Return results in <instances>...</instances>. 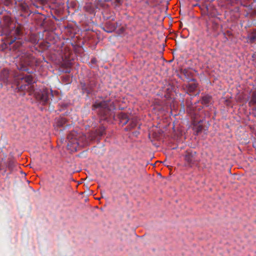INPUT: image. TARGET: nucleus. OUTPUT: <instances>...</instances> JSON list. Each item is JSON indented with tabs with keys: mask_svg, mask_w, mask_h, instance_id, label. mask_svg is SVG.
Here are the masks:
<instances>
[{
	"mask_svg": "<svg viewBox=\"0 0 256 256\" xmlns=\"http://www.w3.org/2000/svg\"><path fill=\"white\" fill-rule=\"evenodd\" d=\"M0 80L6 84L14 83L20 90H27L30 92H34L33 78L30 75L19 76L13 78L10 77L9 70L4 68L0 72Z\"/></svg>",
	"mask_w": 256,
	"mask_h": 256,
	"instance_id": "nucleus-1",
	"label": "nucleus"
},
{
	"mask_svg": "<svg viewBox=\"0 0 256 256\" xmlns=\"http://www.w3.org/2000/svg\"><path fill=\"white\" fill-rule=\"evenodd\" d=\"M94 108H98L99 114L106 118L111 114V110L114 108L113 102L110 100H104L100 102H96L92 106Z\"/></svg>",
	"mask_w": 256,
	"mask_h": 256,
	"instance_id": "nucleus-4",
	"label": "nucleus"
},
{
	"mask_svg": "<svg viewBox=\"0 0 256 256\" xmlns=\"http://www.w3.org/2000/svg\"><path fill=\"white\" fill-rule=\"evenodd\" d=\"M184 160L187 165L192 166L198 161L196 152H186L184 156Z\"/></svg>",
	"mask_w": 256,
	"mask_h": 256,
	"instance_id": "nucleus-7",
	"label": "nucleus"
},
{
	"mask_svg": "<svg viewBox=\"0 0 256 256\" xmlns=\"http://www.w3.org/2000/svg\"><path fill=\"white\" fill-rule=\"evenodd\" d=\"M248 106L252 107V110H256V90L250 92V100Z\"/></svg>",
	"mask_w": 256,
	"mask_h": 256,
	"instance_id": "nucleus-9",
	"label": "nucleus"
},
{
	"mask_svg": "<svg viewBox=\"0 0 256 256\" xmlns=\"http://www.w3.org/2000/svg\"><path fill=\"white\" fill-rule=\"evenodd\" d=\"M202 126H198L196 128V132L198 133L199 132H201L202 130Z\"/></svg>",
	"mask_w": 256,
	"mask_h": 256,
	"instance_id": "nucleus-18",
	"label": "nucleus"
},
{
	"mask_svg": "<svg viewBox=\"0 0 256 256\" xmlns=\"http://www.w3.org/2000/svg\"><path fill=\"white\" fill-rule=\"evenodd\" d=\"M68 149L71 151H76L78 146H82L87 144L90 141V134L88 136L82 134H78L76 132H72L68 136Z\"/></svg>",
	"mask_w": 256,
	"mask_h": 256,
	"instance_id": "nucleus-3",
	"label": "nucleus"
},
{
	"mask_svg": "<svg viewBox=\"0 0 256 256\" xmlns=\"http://www.w3.org/2000/svg\"><path fill=\"white\" fill-rule=\"evenodd\" d=\"M120 122L122 126L126 124L130 120L128 115L125 113L120 112L118 114Z\"/></svg>",
	"mask_w": 256,
	"mask_h": 256,
	"instance_id": "nucleus-11",
	"label": "nucleus"
},
{
	"mask_svg": "<svg viewBox=\"0 0 256 256\" xmlns=\"http://www.w3.org/2000/svg\"><path fill=\"white\" fill-rule=\"evenodd\" d=\"M66 120L64 118H58L56 120V126L58 127H62L64 126V124H66Z\"/></svg>",
	"mask_w": 256,
	"mask_h": 256,
	"instance_id": "nucleus-17",
	"label": "nucleus"
},
{
	"mask_svg": "<svg viewBox=\"0 0 256 256\" xmlns=\"http://www.w3.org/2000/svg\"><path fill=\"white\" fill-rule=\"evenodd\" d=\"M2 169L1 168V164H0V170Z\"/></svg>",
	"mask_w": 256,
	"mask_h": 256,
	"instance_id": "nucleus-23",
	"label": "nucleus"
},
{
	"mask_svg": "<svg viewBox=\"0 0 256 256\" xmlns=\"http://www.w3.org/2000/svg\"><path fill=\"white\" fill-rule=\"evenodd\" d=\"M116 28V26L115 24L108 22L106 24L103 29L105 32L110 33L114 32Z\"/></svg>",
	"mask_w": 256,
	"mask_h": 256,
	"instance_id": "nucleus-10",
	"label": "nucleus"
},
{
	"mask_svg": "<svg viewBox=\"0 0 256 256\" xmlns=\"http://www.w3.org/2000/svg\"><path fill=\"white\" fill-rule=\"evenodd\" d=\"M92 62H94V60H92Z\"/></svg>",
	"mask_w": 256,
	"mask_h": 256,
	"instance_id": "nucleus-22",
	"label": "nucleus"
},
{
	"mask_svg": "<svg viewBox=\"0 0 256 256\" xmlns=\"http://www.w3.org/2000/svg\"><path fill=\"white\" fill-rule=\"evenodd\" d=\"M248 39L250 43H254L256 42V30H252L248 34Z\"/></svg>",
	"mask_w": 256,
	"mask_h": 256,
	"instance_id": "nucleus-16",
	"label": "nucleus"
},
{
	"mask_svg": "<svg viewBox=\"0 0 256 256\" xmlns=\"http://www.w3.org/2000/svg\"><path fill=\"white\" fill-rule=\"evenodd\" d=\"M105 133V128L102 126L100 128L90 133V140H94L98 137L102 136Z\"/></svg>",
	"mask_w": 256,
	"mask_h": 256,
	"instance_id": "nucleus-8",
	"label": "nucleus"
},
{
	"mask_svg": "<svg viewBox=\"0 0 256 256\" xmlns=\"http://www.w3.org/2000/svg\"><path fill=\"white\" fill-rule=\"evenodd\" d=\"M212 98L209 95H206L202 98L201 103L206 106H208V104L211 102Z\"/></svg>",
	"mask_w": 256,
	"mask_h": 256,
	"instance_id": "nucleus-14",
	"label": "nucleus"
},
{
	"mask_svg": "<svg viewBox=\"0 0 256 256\" xmlns=\"http://www.w3.org/2000/svg\"><path fill=\"white\" fill-rule=\"evenodd\" d=\"M81 86L82 90L88 94H90L94 88V86L92 84H86L84 83H81Z\"/></svg>",
	"mask_w": 256,
	"mask_h": 256,
	"instance_id": "nucleus-13",
	"label": "nucleus"
},
{
	"mask_svg": "<svg viewBox=\"0 0 256 256\" xmlns=\"http://www.w3.org/2000/svg\"><path fill=\"white\" fill-rule=\"evenodd\" d=\"M29 56H30V54L28 53L24 52L22 54L19 58L18 64L16 66L18 69L21 71L28 70L27 66L30 64Z\"/></svg>",
	"mask_w": 256,
	"mask_h": 256,
	"instance_id": "nucleus-5",
	"label": "nucleus"
},
{
	"mask_svg": "<svg viewBox=\"0 0 256 256\" xmlns=\"http://www.w3.org/2000/svg\"><path fill=\"white\" fill-rule=\"evenodd\" d=\"M23 36L22 32L19 26L10 27L6 34V39L2 44V49L8 48L14 50H16L22 44V41L20 40Z\"/></svg>",
	"mask_w": 256,
	"mask_h": 256,
	"instance_id": "nucleus-2",
	"label": "nucleus"
},
{
	"mask_svg": "<svg viewBox=\"0 0 256 256\" xmlns=\"http://www.w3.org/2000/svg\"><path fill=\"white\" fill-rule=\"evenodd\" d=\"M255 56H256V54Z\"/></svg>",
	"mask_w": 256,
	"mask_h": 256,
	"instance_id": "nucleus-24",
	"label": "nucleus"
},
{
	"mask_svg": "<svg viewBox=\"0 0 256 256\" xmlns=\"http://www.w3.org/2000/svg\"><path fill=\"white\" fill-rule=\"evenodd\" d=\"M86 10L88 12H89L90 13L92 12V10H91L90 8H88V6H86Z\"/></svg>",
	"mask_w": 256,
	"mask_h": 256,
	"instance_id": "nucleus-20",
	"label": "nucleus"
},
{
	"mask_svg": "<svg viewBox=\"0 0 256 256\" xmlns=\"http://www.w3.org/2000/svg\"><path fill=\"white\" fill-rule=\"evenodd\" d=\"M134 134L135 136H137V135H138V132H134Z\"/></svg>",
	"mask_w": 256,
	"mask_h": 256,
	"instance_id": "nucleus-21",
	"label": "nucleus"
},
{
	"mask_svg": "<svg viewBox=\"0 0 256 256\" xmlns=\"http://www.w3.org/2000/svg\"><path fill=\"white\" fill-rule=\"evenodd\" d=\"M130 124L125 128V130L127 131L130 130L134 127H136L138 123V118L136 117H133L132 118H130Z\"/></svg>",
	"mask_w": 256,
	"mask_h": 256,
	"instance_id": "nucleus-12",
	"label": "nucleus"
},
{
	"mask_svg": "<svg viewBox=\"0 0 256 256\" xmlns=\"http://www.w3.org/2000/svg\"><path fill=\"white\" fill-rule=\"evenodd\" d=\"M116 2L118 4H121L122 2V0H116Z\"/></svg>",
	"mask_w": 256,
	"mask_h": 256,
	"instance_id": "nucleus-19",
	"label": "nucleus"
},
{
	"mask_svg": "<svg viewBox=\"0 0 256 256\" xmlns=\"http://www.w3.org/2000/svg\"><path fill=\"white\" fill-rule=\"evenodd\" d=\"M52 95L51 92L48 89L43 90L42 91L36 92L34 94L36 98L42 104L48 103L50 95Z\"/></svg>",
	"mask_w": 256,
	"mask_h": 256,
	"instance_id": "nucleus-6",
	"label": "nucleus"
},
{
	"mask_svg": "<svg viewBox=\"0 0 256 256\" xmlns=\"http://www.w3.org/2000/svg\"><path fill=\"white\" fill-rule=\"evenodd\" d=\"M192 82L188 83L186 86L188 90L190 92H194L198 86V84L194 82V79H192Z\"/></svg>",
	"mask_w": 256,
	"mask_h": 256,
	"instance_id": "nucleus-15",
	"label": "nucleus"
}]
</instances>
